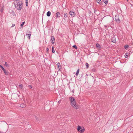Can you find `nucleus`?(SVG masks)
<instances>
[{
  "label": "nucleus",
  "instance_id": "33",
  "mask_svg": "<svg viewBox=\"0 0 133 133\" xmlns=\"http://www.w3.org/2000/svg\"><path fill=\"white\" fill-rule=\"evenodd\" d=\"M15 24H13L12 26V27H14L15 26Z\"/></svg>",
  "mask_w": 133,
  "mask_h": 133
},
{
  "label": "nucleus",
  "instance_id": "34",
  "mask_svg": "<svg viewBox=\"0 0 133 133\" xmlns=\"http://www.w3.org/2000/svg\"><path fill=\"white\" fill-rule=\"evenodd\" d=\"M3 9H1V11L2 12H3Z\"/></svg>",
  "mask_w": 133,
  "mask_h": 133
},
{
  "label": "nucleus",
  "instance_id": "14",
  "mask_svg": "<svg viewBox=\"0 0 133 133\" xmlns=\"http://www.w3.org/2000/svg\"><path fill=\"white\" fill-rule=\"evenodd\" d=\"M51 14V13L50 11H48L46 13V15L48 17H49L50 16Z\"/></svg>",
  "mask_w": 133,
  "mask_h": 133
},
{
  "label": "nucleus",
  "instance_id": "1",
  "mask_svg": "<svg viewBox=\"0 0 133 133\" xmlns=\"http://www.w3.org/2000/svg\"><path fill=\"white\" fill-rule=\"evenodd\" d=\"M69 99L70 102V104L72 107L76 109L79 108V106L76 104L75 99L73 97H70Z\"/></svg>",
  "mask_w": 133,
  "mask_h": 133
},
{
  "label": "nucleus",
  "instance_id": "21",
  "mask_svg": "<svg viewBox=\"0 0 133 133\" xmlns=\"http://www.w3.org/2000/svg\"><path fill=\"white\" fill-rule=\"evenodd\" d=\"M104 2L107 5L108 3V0H104Z\"/></svg>",
  "mask_w": 133,
  "mask_h": 133
},
{
  "label": "nucleus",
  "instance_id": "6",
  "mask_svg": "<svg viewBox=\"0 0 133 133\" xmlns=\"http://www.w3.org/2000/svg\"><path fill=\"white\" fill-rule=\"evenodd\" d=\"M55 38L54 36H51V38L50 39V41L52 44H54L55 42Z\"/></svg>",
  "mask_w": 133,
  "mask_h": 133
},
{
  "label": "nucleus",
  "instance_id": "7",
  "mask_svg": "<svg viewBox=\"0 0 133 133\" xmlns=\"http://www.w3.org/2000/svg\"><path fill=\"white\" fill-rule=\"evenodd\" d=\"M132 52H131V51H130L129 52H128L126 53L125 55V58H127L128 57V55H129L130 54L132 53Z\"/></svg>",
  "mask_w": 133,
  "mask_h": 133
},
{
  "label": "nucleus",
  "instance_id": "12",
  "mask_svg": "<svg viewBox=\"0 0 133 133\" xmlns=\"http://www.w3.org/2000/svg\"><path fill=\"white\" fill-rule=\"evenodd\" d=\"M96 46L97 48H98L99 50H101V47L100 45L98 44V43H97L96 44Z\"/></svg>",
  "mask_w": 133,
  "mask_h": 133
},
{
  "label": "nucleus",
  "instance_id": "11",
  "mask_svg": "<svg viewBox=\"0 0 133 133\" xmlns=\"http://www.w3.org/2000/svg\"><path fill=\"white\" fill-rule=\"evenodd\" d=\"M111 41L114 43L116 42V38L114 37H112L111 39Z\"/></svg>",
  "mask_w": 133,
  "mask_h": 133
},
{
  "label": "nucleus",
  "instance_id": "31",
  "mask_svg": "<svg viewBox=\"0 0 133 133\" xmlns=\"http://www.w3.org/2000/svg\"><path fill=\"white\" fill-rule=\"evenodd\" d=\"M29 87L30 89H31L32 88V87L31 85H29Z\"/></svg>",
  "mask_w": 133,
  "mask_h": 133
},
{
  "label": "nucleus",
  "instance_id": "2",
  "mask_svg": "<svg viewBox=\"0 0 133 133\" xmlns=\"http://www.w3.org/2000/svg\"><path fill=\"white\" fill-rule=\"evenodd\" d=\"M15 4V7L18 10H21L23 6V3L22 2L18 0H16Z\"/></svg>",
  "mask_w": 133,
  "mask_h": 133
},
{
  "label": "nucleus",
  "instance_id": "17",
  "mask_svg": "<svg viewBox=\"0 0 133 133\" xmlns=\"http://www.w3.org/2000/svg\"><path fill=\"white\" fill-rule=\"evenodd\" d=\"M79 69H78L76 71V76H77L78 75V74H79Z\"/></svg>",
  "mask_w": 133,
  "mask_h": 133
},
{
  "label": "nucleus",
  "instance_id": "13",
  "mask_svg": "<svg viewBox=\"0 0 133 133\" xmlns=\"http://www.w3.org/2000/svg\"><path fill=\"white\" fill-rule=\"evenodd\" d=\"M26 106V104L22 103L21 104L20 107L22 108H24Z\"/></svg>",
  "mask_w": 133,
  "mask_h": 133
},
{
  "label": "nucleus",
  "instance_id": "15",
  "mask_svg": "<svg viewBox=\"0 0 133 133\" xmlns=\"http://www.w3.org/2000/svg\"><path fill=\"white\" fill-rule=\"evenodd\" d=\"M4 73L6 75H8L9 72L7 71L5 69L3 70Z\"/></svg>",
  "mask_w": 133,
  "mask_h": 133
},
{
  "label": "nucleus",
  "instance_id": "20",
  "mask_svg": "<svg viewBox=\"0 0 133 133\" xmlns=\"http://www.w3.org/2000/svg\"><path fill=\"white\" fill-rule=\"evenodd\" d=\"M19 88L22 90L23 88V85L22 84H20L19 85Z\"/></svg>",
  "mask_w": 133,
  "mask_h": 133
},
{
  "label": "nucleus",
  "instance_id": "35",
  "mask_svg": "<svg viewBox=\"0 0 133 133\" xmlns=\"http://www.w3.org/2000/svg\"><path fill=\"white\" fill-rule=\"evenodd\" d=\"M29 39H30V36H28V38Z\"/></svg>",
  "mask_w": 133,
  "mask_h": 133
},
{
  "label": "nucleus",
  "instance_id": "32",
  "mask_svg": "<svg viewBox=\"0 0 133 133\" xmlns=\"http://www.w3.org/2000/svg\"><path fill=\"white\" fill-rule=\"evenodd\" d=\"M31 35V34H26V36H28H28H30Z\"/></svg>",
  "mask_w": 133,
  "mask_h": 133
},
{
  "label": "nucleus",
  "instance_id": "3",
  "mask_svg": "<svg viewBox=\"0 0 133 133\" xmlns=\"http://www.w3.org/2000/svg\"><path fill=\"white\" fill-rule=\"evenodd\" d=\"M77 130L79 132H80L81 133H83L85 131V129L83 127L82 128L81 126L78 125Z\"/></svg>",
  "mask_w": 133,
  "mask_h": 133
},
{
  "label": "nucleus",
  "instance_id": "22",
  "mask_svg": "<svg viewBox=\"0 0 133 133\" xmlns=\"http://www.w3.org/2000/svg\"><path fill=\"white\" fill-rule=\"evenodd\" d=\"M52 53H54L55 52V50L54 49V48L53 46H52Z\"/></svg>",
  "mask_w": 133,
  "mask_h": 133
},
{
  "label": "nucleus",
  "instance_id": "39",
  "mask_svg": "<svg viewBox=\"0 0 133 133\" xmlns=\"http://www.w3.org/2000/svg\"><path fill=\"white\" fill-rule=\"evenodd\" d=\"M58 102L60 103V102H59V101H58Z\"/></svg>",
  "mask_w": 133,
  "mask_h": 133
},
{
  "label": "nucleus",
  "instance_id": "4",
  "mask_svg": "<svg viewBox=\"0 0 133 133\" xmlns=\"http://www.w3.org/2000/svg\"><path fill=\"white\" fill-rule=\"evenodd\" d=\"M115 19L117 23H119L120 22L119 19V16L118 15H116L115 17Z\"/></svg>",
  "mask_w": 133,
  "mask_h": 133
},
{
  "label": "nucleus",
  "instance_id": "5",
  "mask_svg": "<svg viewBox=\"0 0 133 133\" xmlns=\"http://www.w3.org/2000/svg\"><path fill=\"white\" fill-rule=\"evenodd\" d=\"M69 14L73 17H74L76 15L75 13L72 11H70Z\"/></svg>",
  "mask_w": 133,
  "mask_h": 133
},
{
  "label": "nucleus",
  "instance_id": "24",
  "mask_svg": "<svg viewBox=\"0 0 133 133\" xmlns=\"http://www.w3.org/2000/svg\"><path fill=\"white\" fill-rule=\"evenodd\" d=\"M85 65L87 67V69L89 67V64H88L87 63H86Z\"/></svg>",
  "mask_w": 133,
  "mask_h": 133
},
{
  "label": "nucleus",
  "instance_id": "23",
  "mask_svg": "<svg viewBox=\"0 0 133 133\" xmlns=\"http://www.w3.org/2000/svg\"><path fill=\"white\" fill-rule=\"evenodd\" d=\"M0 68H1L2 69L3 71L5 70L4 68L1 65H0Z\"/></svg>",
  "mask_w": 133,
  "mask_h": 133
},
{
  "label": "nucleus",
  "instance_id": "10",
  "mask_svg": "<svg viewBox=\"0 0 133 133\" xmlns=\"http://www.w3.org/2000/svg\"><path fill=\"white\" fill-rule=\"evenodd\" d=\"M69 87L70 89V91L72 92L73 91V90L74 89V86L73 85H71V86H69Z\"/></svg>",
  "mask_w": 133,
  "mask_h": 133
},
{
  "label": "nucleus",
  "instance_id": "8",
  "mask_svg": "<svg viewBox=\"0 0 133 133\" xmlns=\"http://www.w3.org/2000/svg\"><path fill=\"white\" fill-rule=\"evenodd\" d=\"M57 66L58 67V69L59 70H60L62 68V66L60 64L59 62H58L56 64Z\"/></svg>",
  "mask_w": 133,
  "mask_h": 133
},
{
  "label": "nucleus",
  "instance_id": "29",
  "mask_svg": "<svg viewBox=\"0 0 133 133\" xmlns=\"http://www.w3.org/2000/svg\"><path fill=\"white\" fill-rule=\"evenodd\" d=\"M25 3H26V6H28V5L27 4L28 3V0H25Z\"/></svg>",
  "mask_w": 133,
  "mask_h": 133
},
{
  "label": "nucleus",
  "instance_id": "19",
  "mask_svg": "<svg viewBox=\"0 0 133 133\" xmlns=\"http://www.w3.org/2000/svg\"><path fill=\"white\" fill-rule=\"evenodd\" d=\"M64 17L65 18H67L68 17V14L66 13L65 14H64Z\"/></svg>",
  "mask_w": 133,
  "mask_h": 133
},
{
  "label": "nucleus",
  "instance_id": "26",
  "mask_svg": "<svg viewBox=\"0 0 133 133\" xmlns=\"http://www.w3.org/2000/svg\"><path fill=\"white\" fill-rule=\"evenodd\" d=\"M96 1L99 4L100 2H101V0H96Z\"/></svg>",
  "mask_w": 133,
  "mask_h": 133
},
{
  "label": "nucleus",
  "instance_id": "27",
  "mask_svg": "<svg viewBox=\"0 0 133 133\" xmlns=\"http://www.w3.org/2000/svg\"><path fill=\"white\" fill-rule=\"evenodd\" d=\"M27 34H31V31H29L28 32H27Z\"/></svg>",
  "mask_w": 133,
  "mask_h": 133
},
{
  "label": "nucleus",
  "instance_id": "30",
  "mask_svg": "<svg viewBox=\"0 0 133 133\" xmlns=\"http://www.w3.org/2000/svg\"><path fill=\"white\" fill-rule=\"evenodd\" d=\"M49 49L48 48H46V52L47 54L48 53V52L49 51Z\"/></svg>",
  "mask_w": 133,
  "mask_h": 133
},
{
  "label": "nucleus",
  "instance_id": "16",
  "mask_svg": "<svg viewBox=\"0 0 133 133\" xmlns=\"http://www.w3.org/2000/svg\"><path fill=\"white\" fill-rule=\"evenodd\" d=\"M4 65L6 66L7 67H8L9 66V65L8 64L7 62H5Z\"/></svg>",
  "mask_w": 133,
  "mask_h": 133
},
{
  "label": "nucleus",
  "instance_id": "9",
  "mask_svg": "<svg viewBox=\"0 0 133 133\" xmlns=\"http://www.w3.org/2000/svg\"><path fill=\"white\" fill-rule=\"evenodd\" d=\"M61 14L59 12H57L55 15V16L56 18H59Z\"/></svg>",
  "mask_w": 133,
  "mask_h": 133
},
{
  "label": "nucleus",
  "instance_id": "37",
  "mask_svg": "<svg viewBox=\"0 0 133 133\" xmlns=\"http://www.w3.org/2000/svg\"><path fill=\"white\" fill-rule=\"evenodd\" d=\"M92 71H95V69H93Z\"/></svg>",
  "mask_w": 133,
  "mask_h": 133
},
{
  "label": "nucleus",
  "instance_id": "25",
  "mask_svg": "<svg viewBox=\"0 0 133 133\" xmlns=\"http://www.w3.org/2000/svg\"><path fill=\"white\" fill-rule=\"evenodd\" d=\"M25 23V22H22V23L21 24V26L22 27V26H23V25H24V24Z\"/></svg>",
  "mask_w": 133,
  "mask_h": 133
},
{
  "label": "nucleus",
  "instance_id": "36",
  "mask_svg": "<svg viewBox=\"0 0 133 133\" xmlns=\"http://www.w3.org/2000/svg\"><path fill=\"white\" fill-rule=\"evenodd\" d=\"M94 13H95L97 11L96 10H95V9H94Z\"/></svg>",
  "mask_w": 133,
  "mask_h": 133
},
{
  "label": "nucleus",
  "instance_id": "28",
  "mask_svg": "<svg viewBox=\"0 0 133 133\" xmlns=\"http://www.w3.org/2000/svg\"><path fill=\"white\" fill-rule=\"evenodd\" d=\"M73 47L75 48V49H77V46L76 45H74L73 46Z\"/></svg>",
  "mask_w": 133,
  "mask_h": 133
},
{
  "label": "nucleus",
  "instance_id": "38",
  "mask_svg": "<svg viewBox=\"0 0 133 133\" xmlns=\"http://www.w3.org/2000/svg\"><path fill=\"white\" fill-rule=\"evenodd\" d=\"M58 102L60 103V102H59V101H58Z\"/></svg>",
  "mask_w": 133,
  "mask_h": 133
},
{
  "label": "nucleus",
  "instance_id": "18",
  "mask_svg": "<svg viewBox=\"0 0 133 133\" xmlns=\"http://www.w3.org/2000/svg\"><path fill=\"white\" fill-rule=\"evenodd\" d=\"M128 47H129V45H126L124 47V48L125 49L127 50V48H128Z\"/></svg>",
  "mask_w": 133,
  "mask_h": 133
}]
</instances>
